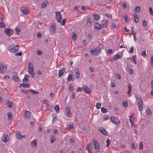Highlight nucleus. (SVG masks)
Masks as SVG:
<instances>
[{"mask_svg": "<svg viewBox=\"0 0 153 153\" xmlns=\"http://www.w3.org/2000/svg\"><path fill=\"white\" fill-rule=\"evenodd\" d=\"M7 119L8 120H10L12 118L13 116L12 113L10 112H9L7 113Z\"/></svg>", "mask_w": 153, "mask_h": 153, "instance_id": "29", "label": "nucleus"}, {"mask_svg": "<svg viewBox=\"0 0 153 153\" xmlns=\"http://www.w3.org/2000/svg\"><path fill=\"white\" fill-rule=\"evenodd\" d=\"M128 73L131 74H133L134 73L133 70L131 69H129V70L128 71Z\"/></svg>", "mask_w": 153, "mask_h": 153, "instance_id": "63", "label": "nucleus"}, {"mask_svg": "<svg viewBox=\"0 0 153 153\" xmlns=\"http://www.w3.org/2000/svg\"><path fill=\"white\" fill-rule=\"evenodd\" d=\"M28 91H30L31 92V93L35 95L38 94L39 93L38 92L32 89H29L28 90Z\"/></svg>", "mask_w": 153, "mask_h": 153, "instance_id": "28", "label": "nucleus"}, {"mask_svg": "<svg viewBox=\"0 0 153 153\" xmlns=\"http://www.w3.org/2000/svg\"><path fill=\"white\" fill-rule=\"evenodd\" d=\"M6 70L7 67L5 64L2 62H0V73H4Z\"/></svg>", "mask_w": 153, "mask_h": 153, "instance_id": "3", "label": "nucleus"}, {"mask_svg": "<svg viewBox=\"0 0 153 153\" xmlns=\"http://www.w3.org/2000/svg\"><path fill=\"white\" fill-rule=\"evenodd\" d=\"M20 10L23 14L27 15L28 13V11L26 9H24L23 7L20 8Z\"/></svg>", "mask_w": 153, "mask_h": 153, "instance_id": "17", "label": "nucleus"}, {"mask_svg": "<svg viewBox=\"0 0 153 153\" xmlns=\"http://www.w3.org/2000/svg\"><path fill=\"white\" fill-rule=\"evenodd\" d=\"M140 146V150H142L143 149V143L142 142H140V143L139 145Z\"/></svg>", "mask_w": 153, "mask_h": 153, "instance_id": "54", "label": "nucleus"}, {"mask_svg": "<svg viewBox=\"0 0 153 153\" xmlns=\"http://www.w3.org/2000/svg\"><path fill=\"white\" fill-rule=\"evenodd\" d=\"M143 25L144 27H146L147 26L146 22L145 20H143L142 22Z\"/></svg>", "mask_w": 153, "mask_h": 153, "instance_id": "49", "label": "nucleus"}, {"mask_svg": "<svg viewBox=\"0 0 153 153\" xmlns=\"http://www.w3.org/2000/svg\"><path fill=\"white\" fill-rule=\"evenodd\" d=\"M8 137L9 136L5 134L2 137V141L5 143L7 142L9 139Z\"/></svg>", "mask_w": 153, "mask_h": 153, "instance_id": "12", "label": "nucleus"}, {"mask_svg": "<svg viewBox=\"0 0 153 153\" xmlns=\"http://www.w3.org/2000/svg\"><path fill=\"white\" fill-rule=\"evenodd\" d=\"M56 13V17L57 21L60 22L62 19V15L59 12L57 11L55 12Z\"/></svg>", "mask_w": 153, "mask_h": 153, "instance_id": "7", "label": "nucleus"}, {"mask_svg": "<svg viewBox=\"0 0 153 153\" xmlns=\"http://www.w3.org/2000/svg\"><path fill=\"white\" fill-rule=\"evenodd\" d=\"M82 88L85 92L87 94H89L91 92V89L86 85L83 86Z\"/></svg>", "mask_w": 153, "mask_h": 153, "instance_id": "10", "label": "nucleus"}, {"mask_svg": "<svg viewBox=\"0 0 153 153\" xmlns=\"http://www.w3.org/2000/svg\"><path fill=\"white\" fill-rule=\"evenodd\" d=\"M94 28L97 30H100L102 28L101 25L99 23H97L96 25L94 26Z\"/></svg>", "mask_w": 153, "mask_h": 153, "instance_id": "19", "label": "nucleus"}, {"mask_svg": "<svg viewBox=\"0 0 153 153\" xmlns=\"http://www.w3.org/2000/svg\"><path fill=\"white\" fill-rule=\"evenodd\" d=\"M138 105L139 110L141 111L142 110V107L143 104V101H138Z\"/></svg>", "mask_w": 153, "mask_h": 153, "instance_id": "15", "label": "nucleus"}, {"mask_svg": "<svg viewBox=\"0 0 153 153\" xmlns=\"http://www.w3.org/2000/svg\"><path fill=\"white\" fill-rule=\"evenodd\" d=\"M6 27L5 25L4 24L3 22H0V27L1 28H4Z\"/></svg>", "mask_w": 153, "mask_h": 153, "instance_id": "48", "label": "nucleus"}, {"mask_svg": "<svg viewBox=\"0 0 153 153\" xmlns=\"http://www.w3.org/2000/svg\"><path fill=\"white\" fill-rule=\"evenodd\" d=\"M54 109L56 111V112L57 113H59V106L58 105H56L54 108Z\"/></svg>", "mask_w": 153, "mask_h": 153, "instance_id": "27", "label": "nucleus"}, {"mask_svg": "<svg viewBox=\"0 0 153 153\" xmlns=\"http://www.w3.org/2000/svg\"><path fill=\"white\" fill-rule=\"evenodd\" d=\"M56 30L55 25L54 23H53L51 24V32H52L54 34L55 33Z\"/></svg>", "mask_w": 153, "mask_h": 153, "instance_id": "13", "label": "nucleus"}, {"mask_svg": "<svg viewBox=\"0 0 153 153\" xmlns=\"http://www.w3.org/2000/svg\"><path fill=\"white\" fill-rule=\"evenodd\" d=\"M101 48L99 46H97L94 49L92 50H90L89 52L90 54L94 55H97L100 53V51Z\"/></svg>", "mask_w": 153, "mask_h": 153, "instance_id": "1", "label": "nucleus"}, {"mask_svg": "<svg viewBox=\"0 0 153 153\" xmlns=\"http://www.w3.org/2000/svg\"><path fill=\"white\" fill-rule=\"evenodd\" d=\"M72 38L73 39L75 40L76 38V36L75 33H74L73 34H72Z\"/></svg>", "mask_w": 153, "mask_h": 153, "instance_id": "51", "label": "nucleus"}, {"mask_svg": "<svg viewBox=\"0 0 153 153\" xmlns=\"http://www.w3.org/2000/svg\"><path fill=\"white\" fill-rule=\"evenodd\" d=\"M93 144L95 150H96L97 152H99L100 149L99 144L96 140L95 139L94 140Z\"/></svg>", "mask_w": 153, "mask_h": 153, "instance_id": "6", "label": "nucleus"}, {"mask_svg": "<svg viewBox=\"0 0 153 153\" xmlns=\"http://www.w3.org/2000/svg\"><path fill=\"white\" fill-rule=\"evenodd\" d=\"M124 18L125 19V21L126 22H128L129 21V20L128 19V18L127 17L126 15H125L123 16Z\"/></svg>", "mask_w": 153, "mask_h": 153, "instance_id": "60", "label": "nucleus"}, {"mask_svg": "<svg viewBox=\"0 0 153 153\" xmlns=\"http://www.w3.org/2000/svg\"><path fill=\"white\" fill-rule=\"evenodd\" d=\"M12 79L19 83L21 82V80L19 78V77H12Z\"/></svg>", "mask_w": 153, "mask_h": 153, "instance_id": "26", "label": "nucleus"}, {"mask_svg": "<svg viewBox=\"0 0 153 153\" xmlns=\"http://www.w3.org/2000/svg\"><path fill=\"white\" fill-rule=\"evenodd\" d=\"M75 79V77H67V80L68 81L71 80L73 81Z\"/></svg>", "mask_w": 153, "mask_h": 153, "instance_id": "53", "label": "nucleus"}, {"mask_svg": "<svg viewBox=\"0 0 153 153\" xmlns=\"http://www.w3.org/2000/svg\"><path fill=\"white\" fill-rule=\"evenodd\" d=\"M28 66L29 73L32 76H34L35 73L34 72L33 66L32 63L31 62H29Z\"/></svg>", "mask_w": 153, "mask_h": 153, "instance_id": "2", "label": "nucleus"}, {"mask_svg": "<svg viewBox=\"0 0 153 153\" xmlns=\"http://www.w3.org/2000/svg\"><path fill=\"white\" fill-rule=\"evenodd\" d=\"M134 52V47L132 46L129 50V52L131 53H132Z\"/></svg>", "mask_w": 153, "mask_h": 153, "instance_id": "59", "label": "nucleus"}, {"mask_svg": "<svg viewBox=\"0 0 153 153\" xmlns=\"http://www.w3.org/2000/svg\"><path fill=\"white\" fill-rule=\"evenodd\" d=\"M113 52V50L111 49H108L107 51V53H111Z\"/></svg>", "mask_w": 153, "mask_h": 153, "instance_id": "58", "label": "nucleus"}, {"mask_svg": "<svg viewBox=\"0 0 153 153\" xmlns=\"http://www.w3.org/2000/svg\"><path fill=\"white\" fill-rule=\"evenodd\" d=\"M22 55V52L21 51L19 52L18 53L15 54L16 56H21Z\"/></svg>", "mask_w": 153, "mask_h": 153, "instance_id": "61", "label": "nucleus"}, {"mask_svg": "<svg viewBox=\"0 0 153 153\" xmlns=\"http://www.w3.org/2000/svg\"><path fill=\"white\" fill-rule=\"evenodd\" d=\"M99 131L103 135L105 136L108 135V133L106 130L102 127H100L99 128Z\"/></svg>", "mask_w": 153, "mask_h": 153, "instance_id": "9", "label": "nucleus"}, {"mask_svg": "<svg viewBox=\"0 0 153 153\" xmlns=\"http://www.w3.org/2000/svg\"><path fill=\"white\" fill-rule=\"evenodd\" d=\"M27 77H24V78L23 79V82H28L29 80H28L27 78Z\"/></svg>", "mask_w": 153, "mask_h": 153, "instance_id": "56", "label": "nucleus"}, {"mask_svg": "<svg viewBox=\"0 0 153 153\" xmlns=\"http://www.w3.org/2000/svg\"><path fill=\"white\" fill-rule=\"evenodd\" d=\"M101 104L100 102H97L96 104V108L97 109H99L100 108Z\"/></svg>", "mask_w": 153, "mask_h": 153, "instance_id": "38", "label": "nucleus"}, {"mask_svg": "<svg viewBox=\"0 0 153 153\" xmlns=\"http://www.w3.org/2000/svg\"><path fill=\"white\" fill-rule=\"evenodd\" d=\"M52 116L53 118L52 121V123H53L56 121L57 120V117L56 116H55V115L54 114H52Z\"/></svg>", "mask_w": 153, "mask_h": 153, "instance_id": "32", "label": "nucleus"}, {"mask_svg": "<svg viewBox=\"0 0 153 153\" xmlns=\"http://www.w3.org/2000/svg\"><path fill=\"white\" fill-rule=\"evenodd\" d=\"M101 111L103 113H106L107 112V110L104 107H102L101 108Z\"/></svg>", "mask_w": 153, "mask_h": 153, "instance_id": "45", "label": "nucleus"}, {"mask_svg": "<svg viewBox=\"0 0 153 153\" xmlns=\"http://www.w3.org/2000/svg\"><path fill=\"white\" fill-rule=\"evenodd\" d=\"M12 102L10 101H8L6 103V105L9 108L12 107Z\"/></svg>", "mask_w": 153, "mask_h": 153, "instance_id": "36", "label": "nucleus"}, {"mask_svg": "<svg viewBox=\"0 0 153 153\" xmlns=\"http://www.w3.org/2000/svg\"><path fill=\"white\" fill-rule=\"evenodd\" d=\"M108 21L107 20L105 21L103 20L101 22V26L102 27H107Z\"/></svg>", "mask_w": 153, "mask_h": 153, "instance_id": "11", "label": "nucleus"}, {"mask_svg": "<svg viewBox=\"0 0 153 153\" xmlns=\"http://www.w3.org/2000/svg\"><path fill=\"white\" fill-rule=\"evenodd\" d=\"M30 145L33 148H35L37 144L32 141L30 143Z\"/></svg>", "mask_w": 153, "mask_h": 153, "instance_id": "35", "label": "nucleus"}, {"mask_svg": "<svg viewBox=\"0 0 153 153\" xmlns=\"http://www.w3.org/2000/svg\"><path fill=\"white\" fill-rule=\"evenodd\" d=\"M66 19H63L62 21L61 22V25L62 26H64L65 25V22L66 21Z\"/></svg>", "mask_w": 153, "mask_h": 153, "instance_id": "42", "label": "nucleus"}, {"mask_svg": "<svg viewBox=\"0 0 153 153\" xmlns=\"http://www.w3.org/2000/svg\"><path fill=\"white\" fill-rule=\"evenodd\" d=\"M134 21L135 23H137L139 21V18L138 17L137 15L135 14L134 15Z\"/></svg>", "mask_w": 153, "mask_h": 153, "instance_id": "22", "label": "nucleus"}, {"mask_svg": "<svg viewBox=\"0 0 153 153\" xmlns=\"http://www.w3.org/2000/svg\"><path fill=\"white\" fill-rule=\"evenodd\" d=\"M146 112L149 116L151 115L152 114L151 110L149 108L147 109L146 110Z\"/></svg>", "mask_w": 153, "mask_h": 153, "instance_id": "46", "label": "nucleus"}, {"mask_svg": "<svg viewBox=\"0 0 153 153\" xmlns=\"http://www.w3.org/2000/svg\"><path fill=\"white\" fill-rule=\"evenodd\" d=\"M30 111H26V112L24 115V117L26 119H28L30 117Z\"/></svg>", "mask_w": 153, "mask_h": 153, "instance_id": "20", "label": "nucleus"}, {"mask_svg": "<svg viewBox=\"0 0 153 153\" xmlns=\"http://www.w3.org/2000/svg\"><path fill=\"white\" fill-rule=\"evenodd\" d=\"M65 111L66 115L69 117L71 114L70 108L67 107L65 108Z\"/></svg>", "mask_w": 153, "mask_h": 153, "instance_id": "16", "label": "nucleus"}, {"mask_svg": "<svg viewBox=\"0 0 153 153\" xmlns=\"http://www.w3.org/2000/svg\"><path fill=\"white\" fill-rule=\"evenodd\" d=\"M135 12H137L138 13H139L140 11V7L139 6H137L135 8Z\"/></svg>", "mask_w": 153, "mask_h": 153, "instance_id": "40", "label": "nucleus"}, {"mask_svg": "<svg viewBox=\"0 0 153 153\" xmlns=\"http://www.w3.org/2000/svg\"><path fill=\"white\" fill-rule=\"evenodd\" d=\"M22 135L21 134V133L18 131H17L16 133V137L17 138L19 139H22Z\"/></svg>", "mask_w": 153, "mask_h": 153, "instance_id": "23", "label": "nucleus"}, {"mask_svg": "<svg viewBox=\"0 0 153 153\" xmlns=\"http://www.w3.org/2000/svg\"><path fill=\"white\" fill-rule=\"evenodd\" d=\"M92 146V144L91 143H89L87 144L86 146V149L87 151H88V153H91L90 151V148Z\"/></svg>", "mask_w": 153, "mask_h": 153, "instance_id": "18", "label": "nucleus"}, {"mask_svg": "<svg viewBox=\"0 0 153 153\" xmlns=\"http://www.w3.org/2000/svg\"><path fill=\"white\" fill-rule=\"evenodd\" d=\"M106 146L108 147L110 145V140L109 139H107L106 140Z\"/></svg>", "mask_w": 153, "mask_h": 153, "instance_id": "57", "label": "nucleus"}, {"mask_svg": "<svg viewBox=\"0 0 153 153\" xmlns=\"http://www.w3.org/2000/svg\"><path fill=\"white\" fill-rule=\"evenodd\" d=\"M122 104L124 107H126L128 106V103L127 102H125L124 101H122Z\"/></svg>", "mask_w": 153, "mask_h": 153, "instance_id": "44", "label": "nucleus"}, {"mask_svg": "<svg viewBox=\"0 0 153 153\" xmlns=\"http://www.w3.org/2000/svg\"><path fill=\"white\" fill-rule=\"evenodd\" d=\"M110 120L112 122L116 124H117L120 122L119 120L114 117H111L110 118Z\"/></svg>", "mask_w": 153, "mask_h": 153, "instance_id": "8", "label": "nucleus"}, {"mask_svg": "<svg viewBox=\"0 0 153 153\" xmlns=\"http://www.w3.org/2000/svg\"><path fill=\"white\" fill-rule=\"evenodd\" d=\"M111 86L112 87H114L116 86V83L114 82L113 80H111Z\"/></svg>", "mask_w": 153, "mask_h": 153, "instance_id": "43", "label": "nucleus"}, {"mask_svg": "<svg viewBox=\"0 0 153 153\" xmlns=\"http://www.w3.org/2000/svg\"><path fill=\"white\" fill-rule=\"evenodd\" d=\"M149 11L150 14L152 15H153V12L152 9L151 7H149Z\"/></svg>", "mask_w": 153, "mask_h": 153, "instance_id": "55", "label": "nucleus"}, {"mask_svg": "<svg viewBox=\"0 0 153 153\" xmlns=\"http://www.w3.org/2000/svg\"><path fill=\"white\" fill-rule=\"evenodd\" d=\"M22 87L25 88H29L30 85L27 83H22L21 84L19 85V87Z\"/></svg>", "mask_w": 153, "mask_h": 153, "instance_id": "21", "label": "nucleus"}, {"mask_svg": "<svg viewBox=\"0 0 153 153\" xmlns=\"http://www.w3.org/2000/svg\"><path fill=\"white\" fill-rule=\"evenodd\" d=\"M93 17L96 20H98L100 19V16L99 15L93 14Z\"/></svg>", "mask_w": 153, "mask_h": 153, "instance_id": "24", "label": "nucleus"}, {"mask_svg": "<svg viewBox=\"0 0 153 153\" xmlns=\"http://www.w3.org/2000/svg\"><path fill=\"white\" fill-rule=\"evenodd\" d=\"M91 24V20L90 18L88 19L87 21L86 25L88 27H89Z\"/></svg>", "mask_w": 153, "mask_h": 153, "instance_id": "31", "label": "nucleus"}, {"mask_svg": "<svg viewBox=\"0 0 153 153\" xmlns=\"http://www.w3.org/2000/svg\"><path fill=\"white\" fill-rule=\"evenodd\" d=\"M53 133L55 135H56L58 134V130L56 129H54L53 130Z\"/></svg>", "mask_w": 153, "mask_h": 153, "instance_id": "64", "label": "nucleus"}, {"mask_svg": "<svg viewBox=\"0 0 153 153\" xmlns=\"http://www.w3.org/2000/svg\"><path fill=\"white\" fill-rule=\"evenodd\" d=\"M4 33L8 36H10L13 33V31L12 29L8 28H6L4 30Z\"/></svg>", "mask_w": 153, "mask_h": 153, "instance_id": "5", "label": "nucleus"}, {"mask_svg": "<svg viewBox=\"0 0 153 153\" xmlns=\"http://www.w3.org/2000/svg\"><path fill=\"white\" fill-rule=\"evenodd\" d=\"M131 91V85L130 83H129V85L128 86V91L127 93L128 94H129Z\"/></svg>", "mask_w": 153, "mask_h": 153, "instance_id": "37", "label": "nucleus"}, {"mask_svg": "<svg viewBox=\"0 0 153 153\" xmlns=\"http://www.w3.org/2000/svg\"><path fill=\"white\" fill-rule=\"evenodd\" d=\"M56 140L55 137L54 136H52L51 137L50 141L51 143H52Z\"/></svg>", "mask_w": 153, "mask_h": 153, "instance_id": "39", "label": "nucleus"}, {"mask_svg": "<svg viewBox=\"0 0 153 153\" xmlns=\"http://www.w3.org/2000/svg\"><path fill=\"white\" fill-rule=\"evenodd\" d=\"M18 45L16 46L13 45V46H9L8 47V50L10 52H16L18 51Z\"/></svg>", "mask_w": 153, "mask_h": 153, "instance_id": "4", "label": "nucleus"}, {"mask_svg": "<svg viewBox=\"0 0 153 153\" xmlns=\"http://www.w3.org/2000/svg\"><path fill=\"white\" fill-rule=\"evenodd\" d=\"M15 30H16V34L19 35V32L21 31V29L19 28L16 27L15 28Z\"/></svg>", "mask_w": 153, "mask_h": 153, "instance_id": "47", "label": "nucleus"}, {"mask_svg": "<svg viewBox=\"0 0 153 153\" xmlns=\"http://www.w3.org/2000/svg\"><path fill=\"white\" fill-rule=\"evenodd\" d=\"M65 70V68H63L60 69L59 71L58 76H61L63 75Z\"/></svg>", "mask_w": 153, "mask_h": 153, "instance_id": "14", "label": "nucleus"}, {"mask_svg": "<svg viewBox=\"0 0 153 153\" xmlns=\"http://www.w3.org/2000/svg\"><path fill=\"white\" fill-rule=\"evenodd\" d=\"M48 101L47 100H45L44 99L43 100V102L44 104H45L46 106L47 107L49 105V104L48 103Z\"/></svg>", "mask_w": 153, "mask_h": 153, "instance_id": "41", "label": "nucleus"}, {"mask_svg": "<svg viewBox=\"0 0 153 153\" xmlns=\"http://www.w3.org/2000/svg\"><path fill=\"white\" fill-rule=\"evenodd\" d=\"M132 61L135 63V64H136V56L133 55L132 56Z\"/></svg>", "mask_w": 153, "mask_h": 153, "instance_id": "34", "label": "nucleus"}, {"mask_svg": "<svg viewBox=\"0 0 153 153\" xmlns=\"http://www.w3.org/2000/svg\"><path fill=\"white\" fill-rule=\"evenodd\" d=\"M75 76H79L80 73L79 72V70L78 68H76L75 70Z\"/></svg>", "mask_w": 153, "mask_h": 153, "instance_id": "33", "label": "nucleus"}, {"mask_svg": "<svg viewBox=\"0 0 153 153\" xmlns=\"http://www.w3.org/2000/svg\"><path fill=\"white\" fill-rule=\"evenodd\" d=\"M69 88L71 89V92H72L73 90V87L72 85L71 84H70L69 85Z\"/></svg>", "mask_w": 153, "mask_h": 153, "instance_id": "62", "label": "nucleus"}, {"mask_svg": "<svg viewBox=\"0 0 153 153\" xmlns=\"http://www.w3.org/2000/svg\"><path fill=\"white\" fill-rule=\"evenodd\" d=\"M122 56V55L121 56L119 54H117L114 56V59L115 60H117L118 59L121 58Z\"/></svg>", "mask_w": 153, "mask_h": 153, "instance_id": "25", "label": "nucleus"}, {"mask_svg": "<svg viewBox=\"0 0 153 153\" xmlns=\"http://www.w3.org/2000/svg\"><path fill=\"white\" fill-rule=\"evenodd\" d=\"M48 4V2L46 1H44L42 4L41 7L42 8H45Z\"/></svg>", "mask_w": 153, "mask_h": 153, "instance_id": "30", "label": "nucleus"}, {"mask_svg": "<svg viewBox=\"0 0 153 153\" xmlns=\"http://www.w3.org/2000/svg\"><path fill=\"white\" fill-rule=\"evenodd\" d=\"M132 116H131V117H130V123H131V126H132L133 122L134 120V119L133 118H132Z\"/></svg>", "mask_w": 153, "mask_h": 153, "instance_id": "50", "label": "nucleus"}, {"mask_svg": "<svg viewBox=\"0 0 153 153\" xmlns=\"http://www.w3.org/2000/svg\"><path fill=\"white\" fill-rule=\"evenodd\" d=\"M37 53L38 55H41L42 54V52L41 50H39L37 51Z\"/></svg>", "mask_w": 153, "mask_h": 153, "instance_id": "52", "label": "nucleus"}]
</instances>
